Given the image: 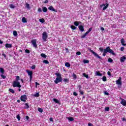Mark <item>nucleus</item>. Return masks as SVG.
Here are the masks:
<instances>
[{
	"label": "nucleus",
	"instance_id": "f257e3e1",
	"mask_svg": "<svg viewBox=\"0 0 126 126\" xmlns=\"http://www.w3.org/2000/svg\"><path fill=\"white\" fill-rule=\"evenodd\" d=\"M55 75L57 76L54 81L55 84H58V83H60V82H62L63 78L62 77V74L60 73L56 72L55 73Z\"/></svg>",
	"mask_w": 126,
	"mask_h": 126
},
{
	"label": "nucleus",
	"instance_id": "f03ea898",
	"mask_svg": "<svg viewBox=\"0 0 126 126\" xmlns=\"http://www.w3.org/2000/svg\"><path fill=\"white\" fill-rule=\"evenodd\" d=\"M103 52L104 53H106V54L107 53H109L110 54H111V55H113V56H115L116 55V54L114 53V51H113V50L110 49V46H108L106 47L105 49H104Z\"/></svg>",
	"mask_w": 126,
	"mask_h": 126
},
{
	"label": "nucleus",
	"instance_id": "7ed1b4c3",
	"mask_svg": "<svg viewBox=\"0 0 126 126\" xmlns=\"http://www.w3.org/2000/svg\"><path fill=\"white\" fill-rule=\"evenodd\" d=\"M89 51H90L91 53H92L93 55L95 57V58H97V59H99V60H102V58L98 55V54L96 53V52H94L91 48H88Z\"/></svg>",
	"mask_w": 126,
	"mask_h": 126
},
{
	"label": "nucleus",
	"instance_id": "20e7f679",
	"mask_svg": "<svg viewBox=\"0 0 126 126\" xmlns=\"http://www.w3.org/2000/svg\"><path fill=\"white\" fill-rule=\"evenodd\" d=\"M12 86L14 88L18 87L19 88H20V87H21V85H20V82L17 81H14L13 82Z\"/></svg>",
	"mask_w": 126,
	"mask_h": 126
},
{
	"label": "nucleus",
	"instance_id": "39448f33",
	"mask_svg": "<svg viewBox=\"0 0 126 126\" xmlns=\"http://www.w3.org/2000/svg\"><path fill=\"white\" fill-rule=\"evenodd\" d=\"M47 39H48V33L46 32L42 33V39L44 42H47Z\"/></svg>",
	"mask_w": 126,
	"mask_h": 126
},
{
	"label": "nucleus",
	"instance_id": "423d86ee",
	"mask_svg": "<svg viewBox=\"0 0 126 126\" xmlns=\"http://www.w3.org/2000/svg\"><path fill=\"white\" fill-rule=\"evenodd\" d=\"M26 72H27L28 75H29L30 77V81L31 82V81H32V75H33V72L29 70H27Z\"/></svg>",
	"mask_w": 126,
	"mask_h": 126
},
{
	"label": "nucleus",
	"instance_id": "0eeeda50",
	"mask_svg": "<svg viewBox=\"0 0 126 126\" xmlns=\"http://www.w3.org/2000/svg\"><path fill=\"white\" fill-rule=\"evenodd\" d=\"M31 43L34 48H37V39H35L32 40Z\"/></svg>",
	"mask_w": 126,
	"mask_h": 126
},
{
	"label": "nucleus",
	"instance_id": "6e6552de",
	"mask_svg": "<svg viewBox=\"0 0 126 126\" xmlns=\"http://www.w3.org/2000/svg\"><path fill=\"white\" fill-rule=\"evenodd\" d=\"M103 6H104V7L103 8V10H106V9H107V8H108V7H109V4L108 3H106L105 4H102L101 5H100V7H103Z\"/></svg>",
	"mask_w": 126,
	"mask_h": 126
},
{
	"label": "nucleus",
	"instance_id": "1a4fd4ad",
	"mask_svg": "<svg viewBox=\"0 0 126 126\" xmlns=\"http://www.w3.org/2000/svg\"><path fill=\"white\" fill-rule=\"evenodd\" d=\"M21 101L22 102H26V100H27V96L26 95H23L21 96Z\"/></svg>",
	"mask_w": 126,
	"mask_h": 126
},
{
	"label": "nucleus",
	"instance_id": "9d476101",
	"mask_svg": "<svg viewBox=\"0 0 126 126\" xmlns=\"http://www.w3.org/2000/svg\"><path fill=\"white\" fill-rule=\"evenodd\" d=\"M120 99L121 100L120 104H122V105H123V106H126V100H125L124 99H123L122 98H121Z\"/></svg>",
	"mask_w": 126,
	"mask_h": 126
},
{
	"label": "nucleus",
	"instance_id": "9b49d317",
	"mask_svg": "<svg viewBox=\"0 0 126 126\" xmlns=\"http://www.w3.org/2000/svg\"><path fill=\"white\" fill-rule=\"evenodd\" d=\"M48 9L49 10H51V11H54L55 12H58V11H57V10H56L54 7H53V6H50L48 7Z\"/></svg>",
	"mask_w": 126,
	"mask_h": 126
},
{
	"label": "nucleus",
	"instance_id": "f8f14e48",
	"mask_svg": "<svg viewBox=\"0 0 126 126\" xmlns=\"http://www.w3.org/2000/svg\"><path fill=\"white\" fill-rule=\"evenodd\" d=\"M78 28L81 32H83L84 31V27H83L82 25L79 26Z\"/></svg>",
	"mask_w": 126,
	"mask_h": 126
},
{
	"label": "nucleus",
	"instance_id": "ddd939ff",
	"mask_svg": "<svg viewBox=\"0 0 126 126\" xmlns=\"http://www.w3.org/2000/svg\"><path fill=\"white\" fill-rule=\"evenodd\" d=\"M126 57L123 56L120 58V62H121V63H124L125 61H126Z\"/></svg>",
	"mask_w": 126,
	"mask_h": 126
},
{
	"label": "nucleus",
	"instance_id": "4468645a",
	"mask_svg": "<svg viewBox=\"0 0 126 126\" xmlns=\"http://www.w3.org/2000/svg\"><path fill=\"white\" fill-rule=\"evenodd\" d=\"M121 42L122 45H123V46H126V44L125 43H126V42L125 41V39H124V38L121 39Z\"/></svg>",
	"mask_w": 126,
	"mask_h": 126
},
{
	"label": "nucleus",
	"instance_id": "2eb2a0df",
	"mask_svg": "<svg viewBox=\"0 0 126 126\" xmlns=\"http://www.w3.org/2000/svg\"><path fill=\"white\" fill-rule=\"evenodd\" d=\"M96 76H102V75H103V74L101 73H100L99 71H96Z\"/></svg>",
	"mask_w": 126,
	"mask_h": 126
},
{
	"label": "nucleus",
	"instance_id": "dca6fc26",
	"mask_svg": "<svg viewBox=\"0 0 126 126\" xmlns=\"http://www.w3.org/2000/svg\"><path fill=\"white\" fill-rule=\"evenodd\" d=\"M5 48H11L12 47V45L10 44L7 43L5 45Z\"/></svg>",
	"mask_w": 126,
	"mask_h": 126
},
{
	"label": "nucleus",
	"instance_id": "f3484780",
	"mask_svg": "<svg viewBox=\"0 0 126 126\" xmlns=\"http://www.w3.org/2000/svg\"><path fill=\"white\" fill-rule=\"evenodd\" d=\"M79 22L80 23H81V22H77V21L74 22V25H75V26H78L79 25Z\"/></svg>",
	"mask_w": 126,
	"mask_h": 126
},
{
	"label": "nucleus",
	"instance_id": "a211bd4d",
	"mask_svg": "<svg viewBox=\"0 0 126 126\" xmlns=\"http://www.w3.org/2000/svg\"><path fill=\"white\" fill-rule=\"evenodd\" d=\"M22 21L23 23H26L27 22V20H26V18H25V17H23L22 19Z\"/></svg>",
	"mask_w": 126,
	"mask_h": 126
},
{
	"label": "nucleus",
	"instance_id": "6ab92c4d",
	"mask_svg": "<svg viewBox=\"0 0 126 126\" xmlns=\"http://www.w3.org/2000/svg\"><path fill=\"white\" fill-rule=\"evenodd\" d=\"M42 11L43 12H47V11H48V9L46 7H43L42 8Z\"/></svg>",
	"mask_w": 126,
	"mask_h": 126
},
{
	"label": "nucleus",
	"instance_id": "aec40b11",
	"mask_svg": "<svg viewBox=\"0 0 126 126\" xmlns=\"http://www.w3.org/2000/svg\"><path fill=\"white\" fill-rule=\"evenodd\" d=\"M0 72L2 74H4V69H3V68H0Z\"/></svg>",
	"mask_w": 126,
	"mask_h": 126
},
{
	"label": "nucleus",
	"instance_id": "412c9836",
	"mask_svg": "<svg viewBox=\"0 0 126 126\" xmlns=\"http://www.w3.org/2000/svg\"><path fill=\"white\" fill-rule=\"evenodd\" d=\"M53 101H54V102L56 103V104H59L60 103V101H59V100H58L56 98H53Z\"/></svg>",
	"mask_w": 126,
	"mask_h": 126
},
{
	"label": "nucleus",
	"instance_id": "4be33fe9",
	"mask_svg": "<svg viewBox=\"0 0 126 126\" xmlns=\"http://www.w3.org/2000/svg\"><path fill=\"white\" fill-rule=\"evenodd\" d=\"M67 119L70 122H73V121H74V119H73V118L70 117H67Z\"/></svg>",
	"mask_w": 126,
	"mask_h": 126
},
{
	"label": "nucleus",
	"instance_id": "5701e85b",
	"mask_svg": "<svg viewBox=\"0 0 126 126\" xmlns=\"http://www.w3.org/2000/svg\"><path fill=\"white\" fill-rule=\"evenodd\" d=\"M63 82H64L65 84L66 83H68L69 82V79H64L63 80Z\"/></svg>",
	"mask_w": 126,
	"mask_h": 126
},
{
	"label": "nucleus",
	"instance_id": "b1692460",
	"mask_svg": "<svg viewBox=\"0 0 126 126\" xmlns=\"http://www.w3.org/2000/svg\"><path fill=\"white\" fill-rule=\"evenodd\" d=\"M83 76H84V77L87 78V79L89 78V76L88 75V74H86L85 73H83Z\"/></svg>",
	"mask_w": 126,
	"mask_h": 126
},
{
	"label": "nucleus",
	"instance_id": "393cba45",
	"mask_svg": "<svg viewBox=\"0 0 126 126\" xmlns=\"http://www.w3.org/2000/svg\"><path fill=\"white\" fill-rule=\"evenodd\" d=\"M25 7H26V8H28V9H30V5H29L28 3H26Z\"/></svg>",
	"mask_w": 126,
	"mask_h": 126
},
{
	"label": "nucleus",
	"instance_id": "a878e982",
	"mask_svg": "<svg viewBox=\"0 0 126 126\" xmlns=\"http://www.w3.org/2000/svg\"><path fill=\"white\" fill-rule=\"evenodd\" d=\"M9 92L12 93V94H14V93H15V92H14V90H13V89H9Z\"/></svg>",
	"mask_w": 126,
	"mask_h": 126
},
{
	"label": "nucleus",
	"instance_id": "bb28decb",
	"mask_svg": "<svg viewBox=\"0 0 126 126\" xmlns=\"http://www.w3.org/2000/svg\"><path fill=\"white\" fill-rule=\"evenodd\" d=\"M25 106L24 107V109H29V104H28V103H25Z\"/></svg>",
	"mask_w": 126,
	"mask_h": 126
},
{
	"label": "nucleus",
	"instance_id": "cd10ccee",
	"mask_svg": "<svg viewBox=\"0 0 126 126\" xmlns=\"http://www.w3.org/2000/svg\"><path fill=\"white\" fill-rule=\"evenodd\" d=\"M65 66H66V67H70V64L67 62L65 63Z\"/></svg>",
	"mask_w": 126,
	"mask_h": 126
},
{
	"label": "nucleus",
	"instance_id": "c85d7f7f",
	"mask_svg": "<svg viewBox=\"0 0 126 126\" xmlns=\"http://www.w3.org/2000/svg\"><path fill=\"white\" fill-rule=\"evenodd\" d=\"M0 76L2 78V79H5V78H6V76H4L3 74H1Z\"/></svg>",
	"mask_w": 126,
	"mask_h": 126
},
{
	"label": "nucleus",
	"instance_id": "c756f323",
	"mask_svg": "<svg viewBox=\"0 0 126 126\" xmlns=\"http://www.w3.org/2000/svg\"><path fill=\"white\" fill-rule=\"evenodd\" d=\"M84 63H89V60H83Z\"/></svg>",
	"mask_w": 126,
	"mask_h": 126
},
{
	"label": "nucleus",
	"instance_id": "7c9ffc66",
	"mask_svg": "<svg viewBox=\"0 0 126 126\" xmlns=\"http://www.w3.org/2000/svg\"><path fill=\"white\" fill-rule=\"evenodd\" d=\"M34 97H39L40 96V93H37L34 95Z\"/></svg>",
	"mask_w": 126,
	"mask_h": 126
},
{
	"label": "nucleus",
	"instance_id": "2f4dec72",
	"mask_svg": "<svg viewBox=\"0 0 126 126\" xmlns=\"http://www.w3.org/2000/svg\"><path fill=\"white\" fill-rule=\"evenodd\" d=\"M9 7L10 8L14 9V8L15 7V6L14 5H13V4H10L9 5Z\"/></svg>",
	"mask_w": 126,
	"mask_h": 126
},
{
	"label": "nucleus",
	"instance_id": "473e14b6",
	"mask_svg": "<svg viewBox=\"0 0 126 126\" xmlns=\"http://www.w3.org/2000/svg\"><path fill=\"white\" fill-rule=\"evenodd\" d=\"M13 34L15 37H16V36H17V32H16V31H14L13 32Z\"/></svg>",
	"mask_w": 126,
	"mask_h": 126
},
{
	"label": "nucleus",
	"instance_id": "72a5a7b5",
	"mask_svg": "<svg viewBox=\"0 0 126 126\" xmlns=\"http://www.w3.org/2000/svg\"><path fill=\"white\" fill-rule=\"evenodd\" d=\"M70 28L72 30H75V29H76V27L72 25V26H70Z\"/></svg>",
	"mask_w": 126,
	"mask_h": 126
},
{
	"label": "nucleus",
	"instance_id": "f704fd0d",
	"mask_svg": "<svg viewBox=\"0 0 126 126\" xmlns=\"http://www.w3.org/2000/svg\"><path fill=\"white\" fill-rule=\"evenodd\" d=\"M88 33L86 32V33H85V34L82 35L81 38H82V39H83V38H85V37H86V35H88Z\"/></svg>",
	"mask_w": 126,
	"mask_h": 126
},
{
	"label": "nucleus",
	"instance_id": "c9c22d12",
	"mask_svg": "<svg viewBox=\"0 0 126 126\" xmlns=\"http://www.w3.org/2000/svg\"><path fill=\"white\" fill-rule=\"evenodd\" d=\"M116 84L118 85H122V82L121 81H116Z\"/></svg>",
	"mask_w": 126,
	"mask_h": 126
},
{
	"label": "nucleus",
	"instance_id": "e433bc0d",
	"mask_svg": "<svg viewBox=\"0 0 126 126\" xmlns=\"http://www.w3.org/2000/svg\"><path fill=\"white\" fill-rule=\"evenodd\" d=\"M105 111L106 112H109L110 111V107H106L105 108Z\"/></svg>",
	"mask_w": 126,
	"mask_h": 126
},
{
	"label": "nucleus",
	"instance_id": "4c0bfd02",
	"mask_svg": "<svg viewBox=\"0 0 126 126\" xmlns=\"http://www.w3.org/2000/svg\"><path fill=\"white\" fill-rule=\"evenodd\" d=\"M43 63H45V64H49V61H48V60H44V61H43Z\"/></svg>",
	"mask_w": 126,
	"mask_h": 126
},
{
	"label": "nucleus",
	"instance_id": "58836bf2",
	"mask_svg": "<svg viewBox=\"0 0 126 126\" xmlns=\"http://www.w3.org/2000/svg\"><path fill=\"white\" fill-rule=\"evenodd\" d=\"M41 57H42V58H47V55H46V54L42 53L40 55Z\"/></svg>",
	"mask_w": 126,
	"mask_h": 126
},
{
	"label": "nucleus",
	"instance_id": "ea45409f",
	"mask_svg": "<svg viewBox=\"0 0 126 126\" xmlns=\"http://www.w3.org/2000/svg\"><path fill=\"white\" fill-rule=\"evenodd\" d=\"M18 80H20V77L19 76L16 77V80L15 81H18Z\"/></svg>",
	"mask_w": 126,
	"mask_h": 126
},
{
	"label": "nucleus",
	"instance_id": "a19ab883",
	"mask_svg": "<svg viewBox=\"0 0 126 126\" xmlns=\"http://www.w3.org/2000/svg\"><path fill=\"white\" fill-rule=\"evenodd\" d=\"M102 81L104 82L107 81V77H106V76H103L102 77Z\"/></svg>",
	"mask_w": 126,
	"mask_h": 126
},
{
	"label": "nucleus",
	"instance_id": "79ce46f5",
	"mask_svg": "<svg viewBox=\"0 0 126 126\" xmlns=\"http://www.w3.org/2000/svg\"><path fill=\"white\" fill-rule=\"evenodd\" d=\"M38 112H40V113H43V109H42L41 108H38Z\"/></svg>",
	"mask_w": 126,
	"mask_h": 126
},
{
	"label": "nucleus",
	"instance_id": "37998d69",
	"mask_svg": "<svg viewBox=\"0 0 126 126\" xmlns=\"http://www.w3.org/2000/svg\"><path fill=\"white\" fill-rule=\"evenodd\" d=\"M39 21H40L41 23H44V22H45V19H39Z\"/></svg>",
	"mask_w": 126,
	"mask_h": 126
},
{
	"label": "nucleus",
	"instance_id": "c03bdc74",
	"mask_svg": "<svg viewBox=\"0 0 126 126\" xmlns=\"http://www.w3.org/2000/svg\"><path fill=\"white\" fill-rule=\"evenodd\" d=\"M72 77H73V78H74V79H76L77 78L76 75L74 73H73Z\"/></svg>",
	"mask_w": 126,
	"mask_h": 126
},
{
	"label": "nucleus",
	"instance_id": "a18cd8bd",
	"mask_svg": "<svg viewBox=\"0 0 126 126\" xmlns=\"http://www.w3.org/2000/svg\"><path fill=\"white\" fill-rule=\"evenodd\" d=\"M109 63H113V59L112 58H109L108 60Z\"/></svg>",
	"mask_w": 126,
	"mask_h": 126
},
{
	"label": "nucleus",
	"instance_id": "49530a36",
	"mask_svg": "<svg viewBox=\"0 0 126 126\" xmlns=\"http://www.w3.org/2000/svg\"><path fill=\"white\" fill-rule=\"evenodd\" d=\"M92 31V28H90L89 30L87 32V33H90L91 31Z\"/></svg>",
	"mask_w": 126,
	"mask_h": 126
},
{
	"label": "nucleus",
	"instance_id": "de8ad7c7",
	"mask_svg": "<svg viewBox=\"0 0 126 126\" xmlns=\"http://www.w3.org/2000/svg\"><path fill=\"white\" fill-rule=\"evenodd\" d=\"M99 51H100L101 53H103V52H104V50L103 49V48L102 47H100L99 48Z\"/></svg>",
	"mask_w": 126,
	"mask_h": 126
},
{
	"label": "nucleus",
	"instance_id": "09e8293b",
	"mask_svg": "<svg viewBox=\"0 0 126 126\" xmlns=\"http://www.w3.org/2000/svg\"><path fill=\"white\" fill-rule=\"evenodd\" d=\"M25 53H26L27 54H30V51H29L28 49H26L25 50Z\"/></svg>",
	"mask_w": 126,
	"mask_h": 126
},
{
	"label": "nucleus",
	"instance_id": "8fccbe9b",
	"mask_svg": "<svg viewBox=\"0 0 126 126\" xmlns=\"http://www.w3.org/2000/svg\"><path fill=\"white\" fill-rule=\"evenodd\" d=\"M76 55H77V56H80V55H81V53H80V52H79V51L77 52L76 53Z\"/></svg>",
	"mask_w": 126,
	"mask_h": 126
},
{
	"label": "nucleus",
	"instance_id": "3c124183",
	"mask_svg": "<svg viewBox=\"0 0 126 126\" xmlns=\"http://www.w3.org/2000/svg\"><path fill=\"white\" fill-rule=\"evenodd\" d=\"M16 118L18 120V121H20V116H19V115H17Z\"/></svg>",
	"mask_w": 126,
	"mask_h": 126
},
{
	"label": "nucleus",
	"instance_id": "603ef678",
	"mask_svg": "<svg viewBox=\"0 0 126 126\" xmlns=\"http://www.w3.org/2000/svg\"><path fill=\"white\" fill-rule=\"evenodd\" d=\"M31 68L32 69H35V68H36V66L35 65H32Z\"/></svg>",
	"mask_w": 126,
	"mask_h": 126
},
{
	"label": "nucleus",
	"instance_id": "864d4df0",
	"mask_svg": "<svg viewBox=\"0 0 126 126\" xmlns=\"http://www.w3.org/2000/svg\"><path fill=\"white\" fill-rule=\"evenodd\" d=\"M78 89H79V91H81V88H82L81 86V85H79V86H78Z\"/></svg>",
	"mask_w": 126,
	"mask_h": 126
},
{
	"label": "nucleus",
	"instance_id": "5fc2aeb1",
	"mask_svg": "<svg viewBox=\"0 0 126 126\" xmlns=\"http://www.w3.org/2000/svg\"><path fill=\"white\" fill-rule=\"evenodd\" d=\"M104 93L105 95H107V96H109V93H107V91H105Z\"/></svg>",
	"mask_w": 126,
	"mask_h": 126
},
{
	"label": "nucleus",
	"instance_id": "6e6d98bb",
	"mask_svg": "<svg viewBox=\"0 0 126 126\" xmlns=\"http://www.w3.org/2000/svg\"><path fill=\"white\" fill-rule=\"evenodd\" d=\"M37 11H38V12H42V9L38 8Z\"/></svg>",
	"mask_w": 126,
	"mask_h": 126
},
{
	"label": "nucleus",
	"instance_id": "4d7b16f0",
	"mask_svg": "<svg viewBox=\"0 0 126 126\" xmlns=\"http://www.w3.org/2000/svg\"><path fill=\"white\" fill-rule=\"evenodd\" d=\"M124 50H125V47H121L120 51L123 52L124 51Z\"/></svg>",
	"mask_w": 126,
	"mask_h": 126
},
{
	"label": "nucleus",
	"instance_id": "13d9d810",
	"mask_svg": "<svg viewBox=\"0 0 126 126\" xmlns=\"http://www.w3.org/2000/svg\"><path fill=\"white\" fill-rule=\"evenodd\" d=\"M79 92L80 93L81 95H83L84 94L83 91H80Z\"/></svg>",
	"mask_w": 126,
	"mask_h": 126
},
{
	"label": "nucleus",
	"instance_id": "bf43d9fd",
	"mask_svg": "<svg viewBox=\"0 0 126 126\" xmlns=\"http://www.w3.org/2000/svg\"><path fill=\"white\" fill-rule=\"evenodd\" d=\"M107 74L108 75H109V76H111V72L108 71L107 72Z\"/></svg>",
	"mask_w": 126,
	"mask_h": 126
},
{
	"label": "nucleus",
	"instance_id": "052dcab7",
	"mask_svg": "<svg viewBox=\"0 0 126 126\" xmlns=\"http://www.w3.org/2000/svg\"><path fill=\"white\" fill-rule=\"evenodd\" d=\"M73 94L74 96H77V93L76 92H74Z\"/></svg>",
	"mask_w": 126,
	"mask_h": 126
},
{
	"label": "nucleus",
	"instance_id": "680f3d73",
	"mask_svg": "<svg viewBox=\"0 0 126 126\" xmlns=\"http://www.w3.org/2000/svg\"><path fill=\"white\" fill-rule=\"evenodd\" d=\"M106 54H107V53H105V52L103 51L102 56H103V57H105V56H106Z\"/></svg>",
	"mask_w": 126,
	"mask_h": 126
},
{
	"label": "nucleus",
	"instance_id": "e2e57ef3",
	"mask_svg": "<svg viewBox=\"0 0 126 126\" xmlns=\"http://www.w3.org/2000/svg\"><path fill=\"white\" fill-rule=\"evenodd\" d=\"M26 118L27 120V121H28L29 120V119H30L29 116H26Z\"/></svg>",
	"mask_w": 126,
	"mask_h": 126
},
{
	"label": "nucleus",
	"instance_id": "0e129e2a",
	"mask_svg": "<svg viewBox=\"0 0 126 126\" xmlns=\"http://www.w3.org/2000/svg\"><path fill=\"white\" fill-rule=\"evenodd\" d=\"M37 85H40V84L37 82H35V87H37Z\"/></svg>",
	"mask_w": 126,
	"mask_h": 126
},
{
	"label": "nucleus",
	"instance_id": "69168bd1",
	"mask_svg": "<svg viewBox=\"0 0 126 126\" xmlns=\"http://www.w3.org/2000/svg\"><path fill=\"white\" fill-rule=\"evenodd\" d=\"M2 56L3 57H4V58H6V55L5 54H4V53H3V54H2Z\"/></svg>",
	"mask_w": 126,
	"mask_h": 126
},
{
	"label": "nucleus",
	"instance_id": "338daca9",
	"mask_svg": "<svg viewBox=\"0 0 126 126\" xmlns=\"http://www.w3.org/2000/svg\"><path fill=\"white\" fill-rule=\"evenodd\" d=\"M88 126H93V124H92V123H89Z\"/></svg>",
	"mask_w": 126,
	"mask_h": 126
},
{
	"label": "nucleus",
	"instance_id": "774afa93",
	"mask_svg": "<svg viewBox=\"0 0 126 126\" xmlns=\"http://www.w3.org/2000/svg\"><path fill=\"white\" fill-rule=\"evenodd\" d=\"M122 121H123V122H126V119L125 118H123L122 119Z\"/></svg>",
	"mask_w": 126,
	"mask_h": 126
}]
</instances>
